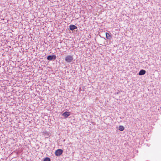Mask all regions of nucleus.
<instances>
[{
  "label": "nucleus",
  "mask_w": 161,
  "mask_h": 161,
  "mask_svg": "<svg viewBox=\"0 0 161 161\" xmlns=\"http://www.w3.org/2000/svg\"><path fill=\"white\" fill-rule=\"evenodd\" d=\"M73 56L68 55L65 58V61L67 63H70L73 61Z\"/></svg>",
  "instance_id": "f257e3e1"
},
{
  "label": "nucleus",
  "mask_w": 161,
  "mask_h": 161,
  "mask_svg": "<svg viewBox=\"0 0 161 161\" xmlns=\"http://www.w3.org/2000/svg\"><path fill=\"white\" fill-rule=\"evenodd\" d=\"M63 150L61 149H58L55 152V155L56 156H60L63 153Z\"/></svg>",
  "instance_id": "f03ea898"
},
{
  "label": "nucleus",
  "mask_w": 161,
  "mask_h": 161,
  "mask_svg": "<svg viewBox=\"0 0 161 161\" xmlns=\"http://www.w3.org/2000/svg\"><path fill=\"white\" fill-rule=\"evenodd\" d=\"M56 58V56L55 55H49L47 57V59L48 60H54Z\"/></svg>",
  "instance_id": "7ed1b4c3"
},
{
  "label": "nucleus",
  "mask_w": 161,
  "mask_h": 161,
  "mask_svg": "<svg viewBox=\"0 0 161 161\" xmlns=\"http://www.w3.org/2000/svg\"><path fill=\"white\" fill-rule=\"evenodd\" d=\"M69 28L70 30L71 31H73L75 29H76L77 28V26L73 25H70L69 26Z\"/></svg>",
  "instance_id": "20e7f679"
},
{
  "label": "nucleus",
  "mask_w": 161,
  "mask_h": 161,
  "mask_svg": "<svg viewBox=\"0 0 161 161\" xmlns=\"http://www.w3.org/2000/svg\"><path fill=\"white\" fill-rule=\"evenodd\" d=\"M146 71L143 69L141 70L139 72L138 74L140 75H143L146 73Z\"/></svg>",
  "instance_id": "39448f33"
},
{
  "label": "nucleus",
  "mask_w": 161,
  "mask_h": 161,
  "mask_svg": "<svg viewBox=\"0 0 161 161\" xmlns=\"http://www.w3.org/2000/svg\"><path fill=\"white\" fill-rule=\"evenodd\" d=\"M69 115V113L67 112H65L62 114V115L65 118L68 117Z\"/></svg>",
  "instance_id": "423d86ee"
},
{
  "label": "nucleus",
  "mask_w": 161,
  "mask_h": 161,
  "mask_svg": "<svg viewBox=\"0 0 161 161\" xmlns=\"http://www.w3.org/2000/svg\"><path fill=\"white\" fill-rule=\"evenodd\" d=\"M106 38L110 40L111 39V36L108 33H106Z\"/></svg>",
  "instance_id": "0eeeda50"
},
{
  "label": "nucleus",
  "mask_w": 161,
  "mask_h": 161,
  "mask_svg": "<svg viewBox=\"0 0 161 161\" xmlns=\"http://www.w3.org/2000/svg\"><path fill=\"white\" fill-rule=\"evenodd\" d=\"M124 130V127L122 125H120L119 126V130L121 131H122Z\"/></svg>",
  "instance_id": "6e6552de"
},
{
  "label": "nucleus",
  "mask_w": 161,
  "mask_h": 161,
  "mask_svg": "<svg viewBox=\"0 0 161 161\" xmlns=\"http://www.w3.org/2000/svg\"><path fill=\"white\" fill-rule=\"evenodd\" d=\"M50 159L49 158L46 157L44 160L43 161H50Z\"/></svg>",
  "instance_id": "1a4fd4ad"
}]
</instances>
